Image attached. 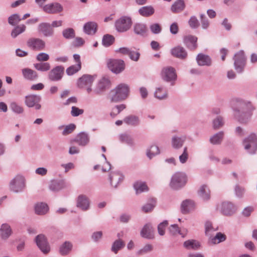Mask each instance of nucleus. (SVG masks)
<instances>
[{"mask_svg":"<svg viewBox=\"0 0 257 257\" xmlns=\"http://www.w3.org/2000/svg\"><path fill=\"white\" fill-rule=\"evenodd\" d=\"M232 108L235 117L242 124H246L250 120L253 108L248 101L236 98L232 102Z\"/></svg>","mask_w":257,"mask_h":257,"instance_id":"f257e3e1","label":"nucleus"},{"mask_svg":"<svg viewBox=\"0 0 257 257\" xmlns=\"http://www.w3.org/2000/svg\"><path fill=\"white\" fill-rule=\"evenodd\" d=\"M129 93V87L125 84L118 85L111 91V101L118 102L127 98Z\"/></svg>","mask_w":257,"mask_h":257,"instance_id":"f03ea898","label":"nucleus"},{"mask_svg":"<svg viewBox=\"0 0 257 257\" xmlns=\"http://www.w3.org/2000/svg\"><path fill=\"white\" fill-rule=\"evenodd\" d=\"M244 149L248 153L253 155L257 152V135L254 133H251L242 141Z\"/></svg>","mask_w":257,"mask_h":257,"instance_id":"7ed1b4c3","label":"nucleus"},{"mask_svg":"<svg viewBox=\"0 0 257 257\" xmlns=\"http://www.w3.org/2000/svg\"><path fill=\"white\" fill-rule=\"evenodd\" d=\"M187 182V177L184 173L176 172L172 177L170 187L177 190L184 187Z\"/></svg>","mask_w":257,"mask_h":257,"instance_id":"20e7f679","label":"nucleus"},{"mask_svg":"<svg viewBox=\"0 0 257 257\" xmlns=\"http://www.w3.org/2000/svg\"><path fill=\"white\" fill-rule=\"evenodd\" d=\"M25 187V179L22 176H16L10 183V190L15 193L23 191Z\"/></svg>","mask_w":257,"mask_h":257,"instance_id":"39448f33","label":"nucleus"},{"mask_svg":"<svg viewBox=\"0 0 257 257\" xmlns=\"http://www.w3.org/2000/svg\"><path fill=\"white\" fill-rule=\"evenodd\" d=\"M161 76L164 81L171 82L172 85H174L177 77L175 68L171 66L164 67L161 71Z\"/></svg>","mask_w":257,"mask_h":257,"instance_id":"423d86ee","label":"nucleus"},{"mask_svg":"<svg viewBox=\"0 0 257 257\" xmlns=\"http://www.w3.org/2000/svg\"><path fill=\"white\" fill-rule=\"evenodd\" d=\"M131 18L126 16H122L117 20L115 23L116 30L119 32L127 31L132 25Z\"/></svg>","mask_w":257,"mask_h":257,"instance_id":"0eeeda50","label":"nucleus"},{"mask_svg":"<svg viewBox=\"0 0 257 257\" xmlns=\"http://www.w3.org/2000/svg\"><path fill=\"white\" fill-rule=\"evenodd\" d=\"M95 78L96 75L84 74L78 79V86L80 88L86 87L88 93H90L92 91L91 86Z\"/></svg>","mask_w":257,"mask_h":257,"instance_id":"6e6552de","label":"nucleus"},{"mask_svg":"<svg viewBox=\"0 0 257 257\" xmlns=\"http://www.w3.org/2000/svg\"><path fill=\"white\" fill-rule=\"evenodd\" d=\"M234 66L235 70L238 73L243 71L245 64V57L244 52L240 50L236 53L233 57Z\"/></svg>","mask_w":257,"mask_h":257,"instance_id":"1a4fd4ad","label":"nucleus"},{"mask_svg":"<svg viewBox=\"0 0 257 257\" xmlns=\"http://www.w3.org/2000/svg\"><path fill=\"white\" fill-rule=\"evenodd\" d=\"M107 67L113 73L119 74L125 68V64L120 59H109L107 62Z\"/></svg>","mask_w":257,"mask_h":257,"instance_id":"9d476101","label":"nucleus"},{"mask_svg":"<svg viewBox=\"0 0 257 257\" xmlns=\"http://www.w3.org/2000/svg\"><path fill=\"white\" fill-rule=\"evenodd\" d=\"M64 74V67L62 66H56L52 69L48 74V78L51 81H60Z\"/></svg>","mask_w":257,"mask_h":257,"instance_id":"9b49d317","label":"nucleus"},{"mask_svg":"<svg viewBox=\"0 0 257 257\" xmlns=\"http://www.w3.org/2000/svg\"><path fill=\"white\" fill-rule=\"evenodd\" d=\"M43 11L48 14H57L63 11V7L60 3L54 2L43 6Z\"/></svg>","mask_w":257,"mask_h":257,"instance_id":"f8f14e48","label":"nucleus"},{"mask_svg":"<svg viewBox=\"0 0 257 257\" xmlns=\"http://www.w3.org/2000/svg\"><path fill=\"white\" fill-rule=\"evenodd\" d=\"M41 100V96L39 95H29L25 97V104L29 107H34L35 109L39 110L41 108L39 103Z\"/></svg>","mask_w":257,"mask_h":257,"instance_id":"ddd939ff","label":"nucleus"},{"mask_svg":"<svg viewBox=\"0 0 257 257\" xmlns=\"http://www.w3.org/2000/svg\"><path fill=\"white\" fill-rule=\"evenodd\" d=\"M27 46L34 51H41L45 47V43L39 38H31L28 40Z\"/></svg>","mask_w":257,"mask_h":257,"instance_id":"4468645a","label":"nucleus"},{"mask_svg":"<svg viewBox=\"0 0 257 257\" xmlns=\"http://www.w3.org/2000/svg\"><path fill=\"white\" fill-rule=\"evenodd\" d=\"M89 135L86 132H82L78 134L75 138L71 140V142H75L80 146L85 147L89 144Z\"/></svg>","mask_w":257,"mask_h":257,"instance_id":"2eb2a0df","label":"nucleus"},{"mask_svg":"<svg viewBox=\"0 0 257 257\" xmlns=\"http://www.w3.org/2000/svg\"><path fill=\"white\" fill-rule=\"evenodd\" d=\"M38 31L44 36L52 37L54 35V30L49 23L43 22L40 23L38 26Z\"/></svg>","mask_w":257,"mask_h":257,"instance_id":"dca6fc26","label":"nucleus"},{"mask_svg":"<svg viewBox=\"0 0 257 257\" xmlns=\"http://www.w3.org/2000/svg\"><path fill=\"white\" fill-rule=\"evenodd\" d=\"M35 241L37 246L43 253H47L50 251V247L44 235H37L36 237Z\"/></svg>","mask_w":257,"mask_h":257,"instance_id":"f3484780","label":"nucleus"},{"mask_svg":"<svg viewBox=\"0 0 257 257\" xmlns=\"http://www.w3.org/2000/svg\"><path fill=\"white\" fill-rule=\"evenodd\" d=\"M109 85L110 81L106 78H102L99 81L93 92L95 94H101L106 89L109 88Z\"/></svg>","mask_w":257,"mask_h":257,"instance_id":"a211bd4d","label":"nucleus"},{"mask_svg":"<svg viewBox=\"0 0 257 257\" xmlns=\"http://www.w3.org/2000/svg\"><path fill=\"white\" fill-rule=\"evenodd\" d=\"M109 178L111 185L114 188H116L122 181L124 177L119 172L115 171L110 173Z\"/></svg>","mask_w":257,"mask_h":257,"instance_id":"6ab92c4d","label":"nucleus"},{"mask_svg":"<svg viewBox=\"0 0 257 257\" xmlns=\"http://www.w3.org/2000/svg\"><path fill=\"white\" fill-rule=\"evenodd\" d=\"M154 229L150 223L146 224L141 231L142 237L147 239H153L154 237Z\"/></svg>","mask_w":257,"mask_h":257,"instance_id":"aec40b11","label":"nucleus"},{"mask_svg":"<svg viewBox=\"0 0 257 257\" xmlns=\"http://www.w3.org/2000/svg\"><path fill=\"white\" fill-rule=\"evenodd\" d=\"M89 200L84 195H80L77 200V206L83 211H86L89 208Z\"/></svg>","mask_w":257,"mask_h":257,"instance_id":"412c9836","label":"nucleus"},{"mask_svg":"<svg viewBox=\"0 0 257 257\" xmlns=\"http://www.w3.org/2000/svg\"><path fill=\"white\" fill-rule=\"evenodd\" d=\"M171 53L174 57L182 60L185 59L187 56V53L185 49L180 46L172 48Z\"/></svg>","mask_w":257,"mask_h":257,"instance_id":"4be33fe9","label":"nucleus"},{"mask_svg":"<svg viewBox=\"0 0 257 257\" xmlns=\"http://www.w3.org/2000/svg\"><path fill=\"white\" fill-rule=\"evenodd\" d=\"M22 72L24 78L28 80L35 81L38 78L37 72L30 68H24L22 70Z\"/></svg>","mask_w":257,"mask_h":257,"instance_id":"5701e85b","label":"nucleus"},{"mask_svg":"<svg viewBox=\"0 0 257 257\" xmlns=\"http://www.w3.org/2000/svg\"><path fill=\"white\" fill-rule=\"evenodd\" d=\"M97 24L95 22H88L84 25L83 30L85 34L93 35L97 32Z\"/></svg>","mask_w":257,"mask_h":257,"instance_id":"b1692460","label":"nucleus"},{"mask_svg":"<svg viewBox=\"0 0 257 257\" xmlns=\"http://www.w3.org/2000/svg\"><path fill=\"white\" fill-rule=\"evenodd\" d=\"M197 38L192 35L185 36L183 39L185 45L190 50H194L197 48Z\"/></svg>","mask_w":257,"mask_h":257,"instance_id":"393cba45","label":"nucleus"},{"mask_svg":"<svg viewBox=\"0 0 257 257\" xmlns=\"http://www.w3.org/2000/svg\"><path fill=\"white\" fill-rule=\"evenodd\" d=\"M11 226L7 223H3L0 227V236L3 239H8L12 234Z\"/></svg>","mask_w":257,"mask_h":257,"instance_id":"a878e982","label":"nucleus"},{"mask_svg":"<svg viewBox=\"0 0 257 257\" xmlns=\"http://www.w3.org/2000/svg\"><path fill=\"white\" fill-rule=\"evenodd\" d=\"M196 61L198 65L201 66H209L212 63L211 58L208 55H206L202 53H199L198 54L196 57Z\"/></svg>","mask_w":257,"mask_h":257,"instance_id":"bb28decb","label":"nucleus"},{"mask_svg":"<svg viewBox=\"0 0 257 257\" xmlns=\"http://www.w3.org/2000/svg\"><path fill=\"white\" fill-rule=\"evenodd\" d=\"M236 211V207L230 202H223L222 204L221 212L225 215H231Z\"/></svg>","mask_w":257,"mask_h":257,"instance_id":"cd10ccee","label":"nucleus"},{"mask_svg":"<svg viewBox=\"0 0 257 257\" xmlns=\"http://www.w3.org/2000/svg\"><path fill=\"white\" fill-rule=\"evenodd\" d=\"M195 207L194 202L191 200H186L182 202L181 206V212L186 214L193 210Z\"/></svg>","mask_w":257,"mask_h":257,"instance_id":"c85d7f7f","label":"nucleus"},{"mask_svg":"<svg viewBox=\"0 0 257 257\" xmlns=\"http://www.w3.org/2000/svg\"><path fill=\"white\" fill-rule=\"evenodd\" d=\"M199 196L203 200L207 201L210 198V191L206 185H202L198 191Z\"/></svg>","mask_w":257,"mask_h":257,"instance_id":"c756f323","label":"nucleus"},{"mask_svg":"<svg viewBox=\"0 0 257 257\" xmlns=\"http://www.w3.org/2000/svg\"><path fill=\"white\" fill-rule=\"evenodd\" d=\"M134 31L136 34L141 36H145L147 32V27L145 24L136 23L134 26Z\"/></svg>","mask_w":257,"mask_h":257,"instance_id":"7c9ffc66","label":"nucleus"},{"mask_svg":"<svg viewBox=\"0 0 257 257\" xmlns=\"http://www.w3.org/2000/svg\"><path fill=\"white\" fill-rule=\"evenodd\" d=\"M186 139L185 136L178 137L175 136L173 137L171 141L173 148L176 149L181 148L183 146Z\"/></svg>","mask_w":257,"mask_h":257,"instance_id":"2f4dec72","label":"nucleus"},{"mask_svg":"<svg viewBox=\"0 0 257 257\" xmlns=\"http://www.w3.org/2000/svg\"><path fill=\"white\" fill-rule=\"evenodd\" d=\"M66 187L64 180H53L49 185V188L53 191H58Z\"/></svg>","mask_w":257,"mask_h":257,"instance_id":"473e14b6","label":"nucleus"},{"mask_svg":"<svg viewBox=\"0 0 257 257\" xmlns=\"http://www.w3.org/2000/svg\"><path fill=\"white\" fill-rule=\"evenodd\" d=\"M138 12L144 17H149L154 14L155 9L151 6H144L140 8Z\"/></svg>","mask_w":257,"mask_h":257,"instance_id":"72a5a7b5","label":"nucleus"},{"mask_svg":"<svg viewBox=\"0 0 257 257\" xmlns=\"http://www.w3.org/2000/svg\"><path fill=\"white\" fill-rule=\"evenodd\" d=\"M185 8L184 1L183 0H177L172 5L171 10L174 13H178L183 11Z\"/></svg>","mask_w":257,"mask_h":257,"instance_id":"f704fd0d","label":"nucleus"},{"mask_svg":"<svg viewBox=\"0 0 257 257\" xmlns=\"http://www.w3.org/2000/svg\"><path fill=\"white\" fill-rule=\"evenodd\" d=\"M73 247L72 243L68 241H65L59 248V252L62 255L68 254Z\"/></svg>","mask_w":257,"mask_h":257,"instance_id":"c9c22d12","label":"nucleus"},{"mask_svg":"<svg viewBox=\"0 0 257 257\" xmlns=\"http://www.w3.org/2000/svg\"><path fill=\"white\" fill-rule=\"evenodd\" d=\"M154 96L158 99L162 100L166 99L168 97V93L166 89L163 86L156 88L154 93Z\"/></svg>","mask_w":257,"mask_h":257,"instance_id":"e433bc0d","label":"nucleus"},{"mask_svg":"<svg viewBox=\"0 0 257 257\" xmlns=\"http://www.w3.org/2000/svg\"><path fill=\"white\" fill-rule=\"evenodd\" d=\"M49 210L48 205L44 203H38L35 205V212L38 215H44L46 214Z\"/></svg>","mask_w":257,"mask_h":257,"instance_id":"4c0bfd02","label":"nucleus"},{"mask_svg":"<svg viewBox=\"0 0 257 257\" xmlns=\"http://www.w3.org/2000/svg\"><path fill=\"white\" fill-rule=\"evenodd\" d=\"M123 121L126 124L133 126L138 125L140 123L139 117L134 115H130L126 116L123 119Z\"/></svg>","mask_w":257,"mask_h":257,"instance_id":"58836bf2","label":"nucleus"},{"mask_svg":"<svg viewBox=\"0 0 257 257\" xmlns=\"http://www.w3.org/2000/svg\"><path fill=\"white\" fill-rule=\"evenodd\" d=\"M224 137V133L220 131L210 138V142L213 145H219L221 144Z\"/></svg>","mask_w":257,"mask_h":257,"instance_id":"ea45409f","label":"nucleus"},{"mask_svg":"<svg viewBox=\"0 0 257 257\" xmlns=\"http://www.w3.org/2000/svg\"><path fill=\"white\" fill-rule=\"evenodd\" d=\"M34 68L38 71L46 72L51 69L50 64L48 62H41L34 64Z\"/></svg>","mask_w":257,"mask_h":257,"instance_id":"a19ab883","label":"nucleus"},{"mask_svg":"<svg viewBox=\"0 0 257 257\" xmlns=\"http://www.w3.org/2000/svg\"><path fill=\"white\" fill-rule=\"evenodd\" d=\"M125 246L124 242L120 239L115 240L112 245L111 250L114 253H117L118 250L123 248Z\"/></svg>","mask_w":257,"mask_h":257,"instance_id":"79ce46f5","label":"nucleus"},{"mask_svg":"<svg viewBox=\"0 0 257 257\" xmlns=\"http://www.w3.org/2000/svg\"><path fill=\"white\" fill-rule=\"evenodd\" d=\"M225 239L226 236L225 234L221 232H217L215 236L210 237L209 242L212 244H215L223 242Z\"/></svg>","mask_w":257,"mask_h":257,"instance_id":"37998d69","label":"nucleus"},{"mask_svg":"<svg viewBox=\"0 0 257 257\" xmlns=\"http://www.w3.org/2000/svg\"><path fill=\"white\" fill-rule=\"evenodd\" d=\"M184 246L188 249L197 250L200 246L198 241L195 240H188L184 242Z\"/></svg>","mask_w":257,"mask_h":257,"instance_id":"c03bdc74","label":"nucleus"},{"mask_svg":"<svg viewBox=\"0 0 257 257\" xmlns=\"http://www.w3.org/2000/svg\"><path fill=\"white\" fill-rule=\"evenodd\" d=\"M137 194L148 191V187L145 182H137L134 185Z\"/></svg>","mask_w":257,"mask_h":257,"instance_id":"a18cd8bd","label":"nucleus"},{"mask_svg":"<svg viewBox=\"0 0 257 257\" xmlns=\"http://www.w3.org/2000/svg\"><path fill=\"white\" fill-rule=\"evenodd\" d=\"M119 141L124 143H126L128 145L132 146L134 145V141L131 135L127 134H122L119 136Z\"/></svg>","mask_w":257,"mask_h":257,"instance_id":"49530a36","label":"nucleus"},{"mask_svg":"<svg viewBox=\"0 0 257 257\" xmlns=\"http://www.w3.org/2000/svg\"><path fill=\"white\" fill-rule=\"evenodd\" d=\"M114 42V37L110 35L106 34L103 36L102 43L105 47H109Z\"/></svg>","mask_w":257,"mask_h":257,"instance_id":"de8ad7c7","label":"nucleus"},{"mask_svg":"<svg viewBox=\"0 0 257 257\" xmlns=\"http://www.w3.org/2000/svg\"><path fill=\"white\" fill-rule=\"evenodd\" d=\"M160 154V150L158 146L152 145L147 150V156L149 159H152L155 156Z\"/></svg>","mask_w":257,"mask_h":257,"instance_id":"09e8293b","label":"nucleus"},{"mask_svg":"<svg viewBox=\"0 0 257 257\" xmlns=\"http://www.w3.org/2000/svg\"><path fill=\"white\" fill-rule=\"evenodd\" d=\"M26 26L24 25L16 26L12 31L11 36L15 38L19 35L23 33L26 30Z\"/></svg>","mask_w":257,"mask_h":257,"instance_id":"8fccbe9b","label":"nucleus"},{"mask_svg":"<svg viewBox=\"0 0 257 257\" xmlns=\"http://www.w3.org/2000/svg\"><path fill=\"white\" fill-rule=\"evenodd\" d=\"M10 107L13 112L17 114H21L24 112L23 107L16 102H11Z\"/></svg>","mask_w":257,"mask_h":257,"instance_id":"3c124183","label":"nucleus"},{"mask_svg":"<svg viewBox=\"0 0 257 257\" xmlns=\"http://www.w3.org/2000/svg\"><path fill=\"white\" fill-rule=\"evenodd\" d=\"M63 36L66 39H71L75 37V32L72 28H67L62 32Z\"/></svg>","mask_w":257,"mask_h":257,"instance_id":"603ef678","label":"nucleus"},{"mask_svg":"<svg viewBox=\"0 0 257 257\" xmlns=\"http://www.w3.org/2000/svg\"><path fill=\"white\" fill-rule=\"evenodd\" d=\"M156 205V200L155 199H152L150 202L147 203L142 207V210L145 212L151 211Z\"/></svg>","mask_w":257,"mask_h":257,"instance_id":"864d4df0","label":"nucleus"},{"mask_svg":"<svg viewBox=\"0 0 257 257\" xmlns=\"http://www.w3.org/2000/svg\"><path fill=\"white\" fill-rule=\"evenodd\" d=\"M81 66L80 64H76L75 65H72L69 67L66 70V72L68 75H72L77 72L81 69Z\"/></svg>","mask_w":257,"mask_h":257,"instance_id":"5fc2aeb1","label":"nucleus"},{"mask_svg":"<svg viewBox=\"0 0 257 257\" xmlns=\"http://www.w3.org/2000/svg\"><path fill=\"white\" fill-rule=\"evenodd\" d=\"M21 20V19L20 18V16L17 14L12 15L8 18L9 23L12 26L16 25Z\"/></svg>","mask_w":257,"mask_h":257,"instance_id":"6e6d98bb","label":"nucleus"},{"mask_svg":"<svg viewBox=\"0 0 257 257\" xmlns=\"http://www.w3.org/2000/svg\"><path fill=\"white\" fill-rule=\"evenodd\" d=\"M188 24L191 29H195L199 26V22L195 16H191L188 21Z\"/></svg>","mask_w":257,"mask_h":257,"instance_id":"4d7b16f0","label":"nucleus"},{"mask_svg":"<svg viewBox=\"0 0 257 257\" xmlns=\"http://www.w3.org/2000/svg\"><path fill=\"white\" fill-rule=\"evenodd\" d=\"M224 124L223 118L220 116H217L213 121V127L214 129L217 130L222 126Z\"/></svg>","mask_w":257,"mask_h":257,"instance_id":"13d9d810","label":"nucleus"},{"mask_svg":"<svg viewBox=\"0 0 257 257\" xmlns=\"http://www.w3.org/2000/svg\"><path fill=\"white\" fill-rule=\"evenodd\" d=\"M168 225V221L164 220L162 222H161L158 226V233L163 236L165 233V229L167 225Z\"/></svg>","mask_w":257,"mask_h":257,"instance_id":"bf43d9fd","label":"nucleus"},{"mask_svg":"<svg viewBox=\"0 0 257 257\" xmlns=\"http://www.w3.org/2000/svg\"><path fill=\"white\" fill-rule=\"evenodd\" d=\"M200 21L201 23L202 28L203 29H207L209 26V22L207 18L203 14L200 15Z\"/></svg>","mask_w":257,"mask_h":257,"instance_id":"052dcab7","label":"nucleus"},{"mask_svg":"<svg viewBox=\"0 0 257 257\" xmlns=\"http://www.w3.org/2000/svg\"><path fill=\"white\" fill-rule=\"evenodd\" d=\"M169 231L173 235L179 234L181 235L182 237H184V235L181 233V231L177 224L171 225L169 227Z\"/></svg>","mask_w":257,"mask_h":257,"instance_id":"680f3d73","label":"nucleus"},{"mask_svg":"<svg viewBox=\"0 0 257 257\" xmlns=\"http://www.w3.org/2000/svg\"><path fill=\"white\" fill-rule=\"evenodd\" d=\"M76 125L73 123L69 124V125H66L63 132L62 135L64 136H66L72 133L75 129Z\"/></svg>","mask_w":257,"mask_h":257,"instance_id":"e2e57ef3","label":"nucleus"},{"mask_svg":"<svg viewBox=\"0 0 257 257\" xmlns=\"http://www.w3.org/2000/svg\"><path fill=\"white\" fill-rule=\"evenodd\" d=\"M189 157V155L187 151V147L184 148L183 153L179 156V159L182 164L185 163Z\"/></svg>","mask_w":257,"mask_h":257,"instance_id":"0e129e2a","label":"nucleus"},{"mask_svg":"<svg viewBox=\"0 0 257 257\" xmlns=\"http://www.w3.org/2000/svg\"><path fill=\"white\" fill-rule=\"evenodd\" d=\"M205 233L207 235L209 236L211 233L215 231L216 229H214L212 227V224L210 221H206L205 223Z\"/></svg>","mask_w":257,"mask_h":257,"instance_id":"69168bd1","label":"nucleus"},{"mask_svg":"<svg viewBox=\"0 0 257 257\" xmlns=\"http://www.w3.org/2000/svg\"><path fill=\"white\" fill-rule=\"evenodd\" d=\"M151 32L155 34H159L161 31L162 28L159 24L155 23L151 25L150 27Z\"/></svg>","mask_w":257,"mask_h":257,"instance_id":"338daca9","label":"nucleus"},{"mask_svg":"<svg viewBox=\"0 0 257 257\" xmlns=\"http://www.w3.org/2000/svg\"><path fill=\"white\" fill-rule=\"evenodd\" d=\"M36 59L40 62H45L49 59V56L46 53H40L37 55Z\"/></svg>","mask_w":257,"mask_h":257,"instance_id":"774afa93","label":"nucleus"}]
</instances>
